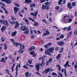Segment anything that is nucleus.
<instances>
[{"mask_svg": "<svg viewBox=\"0 0 77 77\" xmlns=\"http://www.w3.org/2000/svg\"><path fill=\"white\" fill-rule=\"evenodd\" d=\"M53 71V69H51L50 68H47L45 70V74H47L48 72H51V71Z\"/></svg>", "mask_w": 77, "mask_h": 77, "instance_id": "1", "label": "nucleus"}, {"mask_svg": "<svg viewBox=\"0 0 77 77\" xmlns=\"http://www.w3.org/2000/svg\"><path fill=\"white\" fill-rule=\"evenodd\" d=\"M27 29H28V27L26 25L22 26L20 27V30H21L22 31H25V30H26Z\"/></svg>", "mask_w": 77, "mask_h": 77, "instance_id": "2", "label": "nucleus"}, {"mask_svg": "<svg viewBox=\"0 0 77 77\" xmlns=\"http://www.w3.org/2000/svg\"><path fill=\"white\" fill-rule=\"evenodd\" d=\"M42 9H45L47 10H48V9H49V8L47 5H42Z\"/></svg>", "mask_w": 77, "mask_h": 77, "instance_id": "3", "label": "nucleus"}, {"mask_svg": "<svg viewBox=\"0 0 77 77\" xmlns=\"http://www.w3.org/2000/svg\"><path fill=\"white\" fill-rule=\"evenodd\" d=\"M23 20H24V21H25L26 24H27V25H29V21L27 20V19H26V18L24 17L23 18Z\"/></svg>", "mask_w": 77, "mask_h": 77, "instance_id": "4", "label": "nucleus"}, {"mask_svg": "<svg viewBox=\"0 0 77 77\" xmlns=\"http://www.w3.org/2000/svg\"><path fill=\"white\" fill-rule=\"evenodd\" d=\"M14 13L16 14L17 12H18V11L19 10V8L17 7H14Z\"/></svg>", "mask_w": 77, "mask_h": 77, "instance_id": "5", "label": "nucleus"}, {"mask_svg": "<svg viewBox=\"0 0 77 77\" xmlns=\"http://www.w3.org/2000/svg\"><path fill=\"white\" fill-rule=\"evenodd\" d=\"M57 44H58L59 45H60V46H63L64 45V42H63L62 41H60V42H58L57 43Z\"/></svg>", "mask_w": 77, "mask_h": 77, "instance_id": "6", "label": "nucleus"}, {"mask_svg": "<svg viewBox=\"0 0 77 77\" xmlns=\"http://www.w3.org/2000/svg\"><path fill=\"white\" fill-rule=\"evenodd\" d=\"M3 23H4L5 25L6 26H9V24H8V21L7 20H4L3 21Z\"/></svg>", "mask_w": 77, "mask_h": 77, "instance_id": "7", "label": "nucleus"}, {"mask_svg": "<svg viewBox=\"0 0 77 77\" xmlns=\"http://www.w3.org/2000/svg\"><path fill=\"white\" fill-rule=\"evenodd\" d=\"M36 68L37 71L38 72L39 71V65L36 64Z\"/></svg>", "mask_w": 77, "mask_h": 77, "instance_id": "8", "label": "nucleus"}, {"mask_svg": "<svg viewBox=\"0 0 77 77\" xmlns=\"http://www.w3.org/2000/svg\"><path fill=\"white\" fill-rule=\"evenodd\" d=\"M67 6L70 9H71L72 8V6L71 5V3H69L67 4Z\"/></svg>", "mask_w": 77, "mask_h": 77, "instance_id": "9", "label": "nucleus"}, {"mask_svg": "<svg viewBox=\"0 0 77 77\" xmlns=\"http://www.w3.org/2000/svg\"><path fill=\"white\" fill-rule=\"evenodd\" d=\"M32 0H25V3H27V4H29V3H32Z\"/></svg>", "mask_w": 77, "mask_h": 77, "instance_id": "10", "label": "nucleus"}, {"mask_svg": "<svg viewBox=\"0 0 77 77\" xmlns=\"http://www.w3.org/2000/svg\"><path fill=\"white\" fill-rule=\"evenodd\" d=\"M17 34V31H15L14 32H13L11 33V35L12 36H15Z\"/></svg>", "mask_w": 77, "mask_h": 77, "instance_id": "11", "label": "nucleus"}, {"mask_svg": "<svg viewBox=\"0 0 77 77\" xmlns=\"http://www.w3.org/2000/svg\"><path fill=\"white\" fill-rule=\"evenodd\" d=\"M13 44L14 45H16V46H18V45H20V44L17 42H14L13 43Z\"/></svg>", "mask_w": 77, "mask_h": 77, "instance_id": "12", "label": "nucleus"}, {"mask_svg": "<svg viewBox=\"0 0 77 77\" xmlns=\"http://www.w3.org/2000/svg\"><path fill=\"white\" fill-rule=\"evenodd\" d=\"M36 6V4H30V7L31 8H34Z\"/></svg>", "mask_w": 77, "mask_h": 77, "instance_id": "13", "label": "nucleus"}, {"mask_svg": "<svg viewBox=\"0 0 77 77\" xmlns=\"http://www.w3.org/2000/svg\"><path fill=\"white\" fill-rule=\"evenodd\" d=\"M0 62H3L4 63H6V61H5V58L3 57L1 60H0Z\"/></svg>", "mask_w": 77, "mask_h": 77, "instance_id": "14", "label": "nucleus"}, {"mask_svg": "<svg viewBox=\"0 0 77 77\" xmlns=\"http://www.w3.org/2000/svg\"><path fill=\"white\" fill-rule=\"evenodd\" d=\"M34 25L35 27H36L39 25V23L37 22L34 21Z\"/></svg>", "mask_w": 77, "mask_h": 77, "instance_id": "15", "label": "nucleus"}, {"mask_svg": "<svg viewBox=\"0 0 77 77\" xmlns=\"http://www.w3.org/2000/svg\"><path fill=\"white\" fill-rule=\"evenodd\" d=\"M6 29V26H3L1 29V30H5Z\"/></svg>", "mask_w": 77, "mask_h": 77, "instance_id": "16", "label": "nucleus"}, {"mask_svg": "<svg viewBox=\"0 0 77 77\" xmlns=\"http://www.w3.org/2000/svg\"><path fill=\"white\" fill-rule=\"evenodd\" d=\"M26 77H29V73L28 72H26L25 73Z\"/></svg>", "mask_w": 77, "mask_h": 77, "instance_id": "17", "label": "nucleus"}, {"mask_svg": "<svg viewBox=\"0 0 77 77\" xmlns=\"http://www.w3.org/2000/svg\"><path fill=\"white\" fill-rule=\"evenodd\" d=\"M60 54H59L56 57V59H57V60H59V59L60 58Z\"/></svg>", "mask_w": 77, "mask_h": 77, "instance_id": "18", "label": "nucleus"}, {"mask_svg": "<svg viewBox=\"0 0 77 77\" xmlns=\"http://www.w3.org/2000/svg\"><path fill=\"white\" fill-rule=\"evenodd\" d=\"M11 1H12V0H7L6 3L7 4H10V3H11Z\"/></svg>", "mask_w": 77, "mask_h": 77, "instance_id": "19", "label": "nucleus"}, {"mask_svg": "<svg viewBox=\"0 0 77 77\" xmlns=\"http://www.w3.org/2000/svg\"><path fill=\"white\" fill-rule=\"evenodd\" d=\"M54 49V47L51 48L49 49V51H53Z\"/></svg>", "mask_w": 77, "mask_h": 77, "instance_id": "20", "label": "nucleus"}, {"mask_svg": "<svg viewBox=\"0 0 77 77\" xmlns=\"http://www.w3.org/2000/svg\"><path fill=\"white\" fill-rule=\"evenodd\" d=\"M64 75L66 77H68V75L66 74V70L65 69H64Z\"/></svg>", "mask_w": 77, "mask_h": 77, "instance_id": "21", "label": "nucleus"}, {"mask_svg": "<svg viewBox=\"0 0 77 77\" xmlns=\"http://www.w3.org/2000/svg\"><path fill=\"white\" fill-rule=\"evenodd\" d=\"M19 45L20 46V48L21 49H23L24 48V45H21V44H20Z\"/></svg>", "mask_w": 77, "mask_h": 77, "instance_id": "22", "label": "nucleus"}, {"mask_svg": "<svg viewBox=\"0 0 77 77\" xmlns=\"http://www.w3.org/2000/svg\"><path fill=\"white\" fill-rule=\"evenodd\" d=\"M38 11H36L35 13L34 14V17H36V15H38Z\"/></svg>", "mask_w": 77, "mask_h": 77, "instance_id": "23", "label": "nucleus"}, {"mask_svg": "<svg viewBox=\"0 0 77 77\" xmlns=\"http://www.w3.org/2000/svg\"><path fill=\"white\" fill-rule=\"evenodd\" d=\"M32 59H29L28 60V63L29 64H30V65L32 64Z\"/></svg>", "mask_w": 77, "mask_h": 77, "instance_id": "24", "label": "nucleus"}, {"mask_svg": "<svg viewBox=\"0 0 77 77\" xmlns=\"http://www.w3.org/2000/svg\"><path fill=\"white\" fill-rule=\"evenodd\" d=\"M15 64L14 63L13 65V66L11 67V69L12 70V71L13 72L14 71V66H15Z\"/></svg>", "mask_w": 77, "mask_h": 77, "instance_id": "25", "label": "nucleus"}, {"mask_svg": "<svg viewBox=\"0 0 77 77\" xmlns=\"http://www.w3.org/2000/svg\"><path fill=\"white\" fill-rule=\"evenodd\" d=\"M11 20H12L13 21H14V20H16V18H14L13 17H11Z\"/></svg>", "mask_w": 77, "mask_h": 77, "instance_id": "26", "label": "nucleus"}, {"mask_svg": "<svg viewBox=\"0 0 77 77\" xmlns=\"http://www.w3.org/2000/svg\"><path fill=\"white\" fill-rule=\"evenodd\" d=\"M72 34V32H70L68 34L67 36H68V37H70Z\"/></svg>", "mask_w": 77, "mask_h": 77, "instance_id": "27", "label": "nucleus"}, {"mask_svg": "<svg viewBox=\"0 0 77 77\" xmlns=\"http://www.w3.org/2000/svg\"><path fill=\"white\" fill-rule=\"evenodd\" d=\"M24 34H25V35L28 34V33H29V30H26V31L24 32Z\"/></svg>", "mask_w": 77, "mask_h": 77, "instance_id": "28", "label": "nucleus"}, {"mask_svg": "<svg viewBox=\"0 0 77 77\" xmlns=\"http://www.w3.org/2000/svg\"><path fill=\"white\" fill-rule=\"evenodd\" d=\"M72 5L73 6H75L76 5V3L75 2H72Z\"/></svg>", "mask_w": 77, "mask_h": 77, "instance_id": "29", "label": "nucleus"}, {"mask_svg": "<svg viewBox=\"0 0 77 77\" xmlns=\"http://www.w3.org/2000/svg\"><path fill=\"white\" fill-rule=\"evenodd\" d=\"M63 2V0H59V1L58 2V4L59 5H61V2Z\"/></svg>", "mask_w": 77, "mask_h": 77, "instance_id": "30", "label": "nucleus"}, {"mask_svg": "<svg viewBox=\"0 0 77 77\" xmlns=\"http://www.w3.org/2000/svg\"><path fill=\"white\" fill-rule=\"evenodd\" d=\"M71 26H69L68 28L67 29V30H70L71 29Z\"/></svg>", "mask_w": 77, "mask_h": 77, "instance_id": "31", "label": "nucleus"}, {"mask_svg": "<svg viewBox=\"0 0 77 77\" xmlns=\"http://www.w3.org/2000/svg\"><path fill=\"white\" fill-rule=\"evenodd\" d=\"M46 31L47 35H50V32L48 31V29Z\"/></svg>", "mask_w": 77, "mask_h": 77, "instance_id": "32", "label": "nucleus"}, {"mask_svg": "<svg viewBox=\"0 0 77 77\" xmlns=\"http://www.w3.org/2000/svg\"><path fill=\"white\" fill-rule=\"evenodd\" d=\"M63 50V48H62L61 49H60V53H62Z\"/></svg>", "mask_w": 77, "mask_h": 77, "instance_id": "33", "label": "nucleus"}, {"mask_svg": "<svg viewBox=\"0 0 77 77\" xmlns=\"http://www.w3.org/2000/svg\"><path fill=\"white\" fill-rule=\"evenodd\" d=\"M19 51L20 53H23L24 52V50H23L21 49Z\"/></svg>", "mask_w": 77, "mask_h": 77, "instance_id": "34", "label": "nucleus"}, {"mask_svg": "<svg viewBox=\"0 0 77 77\" xmlns=\"http://www.w3.org/2000/svg\"><path fill=\"white\" fill-rule=\"evenodd\" d=\"M15 23H16V26H19V23H18V22L17 21H16L15 22Z\"/></svg>", "mask_w": 77, "mask_h": 77, "instance_id": "35", "label": "nucleus"}, {"mask_svg": "<svg viewBox=\"0 0 77 77\" xmlns=\"http://www.w3.org/2000/svg\"><path fill=\"white\" fill-rule=\"evenodd\" d=\"M48 50H47L46 51H45V54H46V55H47V54H48L49 53L48 52Z\"/></svg>", "mask_w": 77, "mask_h": 77, "instance_id": "36", "label": "nucleus"}, {"mask_svg": "<svg viewBox=\"0 0 77 77\" xmlns=\"http://www.w3.org/2000/svg\"><path fill=\"white\" fill-rule=\"evenodd\" d=\"M23 68H25V69H28V67L26 65H24L23 66Z\"/></svg>", "mask_w": 77, "mask_h": 77, "instance_id": "37", "label": "nucleus"}, {"mask_svg": "<svg viewBox=\"0 0 77 77\" xmlns=\"http://www.w3.org/2000/svg\"><path fill=\"white\" fill-rule=\"evenodd\" d=\"M52 75H57V74H56V73L55 72H53L52 73Z\"/></svg>", "mask_w": 77, "mask_h": 77, "instance_id": "38", "label": "nucleus"}, {"mask_svg": "<svg viewBox=\"0 0 77 77\" xmlns=\"http://www.w3.org/2000/svg\"><path fill=\"white\" fill-rule=\"evenodd\" d=\"M47 36V33L45 32L43 34L42 36L43 37V36Z\"/></svg>", "mask_w": 77, "mask_h": 77, "instance_id": "39", "label": "nucleus"}, {"mask_svg": "<svg viewBox=\"0 0 77 77\" xmlns=\"http://www.w3.org/2000/svg\"><path fill=\"white\" fill-rule=\"evenodd\" d=\"M55 50L56 51H59V48L58 47H56L55 48Z\"/></svg>", "mask_w": 77, "mask_h": 77, "instance_id": "40", "label": "nucleus"}, {"mask_svg": "<svg viewBox=\"0 0 77 77\" xmlns=\"http://www.w3.org/2000/svg\"><path fill=\"white\" fill-rule=\"evenodd\" d=\"M19 16H20V17H23V14L20 13V12H19Z\"/></svg>", "mask_w": 77, "mask_h": 77, "instance_id": "41", "label": "nucleus"}, {"mask_svg": "<svg viewBox=\"0 0 77 77\" xmlns=\"http://www.w3.org/2000/svg\"><path fill=\"white\" fill-rule=\"evenodd\" d=\"M15 5L16 6H17V7H20V5L18 3L15 4Z\"/></svg>", "mask_w": 77, "mask_h": 77, "instance_id": "42", "label": "nucleus"}, {"mask_svg": "<svg viewBox=\"0 0 77 77\" xmlns=\"http://www.w3.org/2000/svg\"><path fill=\"white\" fill-rule=\"evenodd\" d=\"M46 0H40V2L41 3H44L45 2Z\"/></svg>", "mask_w": 77, "mask_h": 77, "instance_id": "43", "label": "nucleus"}, {"mask_svg": "<svg viewBox=\"0 0 77 77\" xmlns=\"http://www.w3.org/2000/svg\"><path fill=\"white\" fill-rule=\"evenodd\" d=\"M64 38V36L62 34L61 35L60 37V39L62 38Z\"/></svg>", "mask_w": 77, "mask_h": 77, "instance_id": "44", "label": "nucleus"}, {"mask_svg": "<svg viewBox=\"0 0 77 77\" xmlns=\"http://www.w3.org/2000/svg\"><path fill=\"white\" fill-rule=\"evenodd\" d=\"M49 21L50 23H51L52 22V19H51V18L50 17L49 18Z\"/></svg>", "mask_w": 77, "mask_h": 77, "instance_id": "45", "label": "nucleus"}, {"mask_svg": "<svg viewBox=\"0 0 77 77\" xmlns=\"http://www.w3.org/2000/svg\"><path fill=\"white\" fill-rule=\"evenodd\" d=\"M44 48H48V45H44Z\"/></svg>", "mask_w": 77, "mask_h": 77, "instance_id": "46", "label": "nucleus"}, {"mask_svg": "<svg viewBox=\"0 0 77 77\" xmlns=\"http://www.w3.org/2000/svg\"><path fill=\"white\" fill-rule=\"evenodd\" d=\"M14 28L16 29H18L19 28L18 26L15 25V26H14Z\"/></svg>", "mask_w": 77, "mask_h": 77, "instance_id": "47", "label": "nucleus"}, {"mask_svg": "<svg viewBox=\"0 0 77 77\" xmlns=\"http://www.w3.org/2000/svg\"><path fill=\"white\" fill-rule=\"evenodd\" d=\"M18 65H19V64L18 63L16 67V70H18Z\"/></svg>", "mask_w": 77, "mask_h": 77, "instance_id": "48", "label": "nucleus"}, {"mask_svg": "<svg viewBox=\"0 0 77 77\" xmlns=\"http://www.w3.org/2000/svg\"><path fill=\"white\" fill-rule=\"evenodd\" d=\"M10 23H11V24L13 25V24H15V22L14 21L11 22Z\"/></svg>", "mask_w": 77, "mask_h": 77, "instance_id": "49", "label": "nucleus"}, {"mask_svg": "<svg viewBox=\"0 0 77 77\" xmlns=\"http://www.w3.org/2000/svg\"><path fill=\"white\" fill-rule=\"evenodd\" d=\"M43 63H44V65H45V62H42V63L40 64V66H42V64H43Z\"/></svg>", "mask_w": 77, "mask_h": 77, "instance_id": "50", "label": "nucleus"}, {"mask_svg": "<svg viewBox=\"0 0 77 77\" xmlns=\"http://www.w3.org/2000/svg\"><path fill=\"white\" fill-rule=\"evenodd\" d=\"M1 40H2V42H3V41H5V38H3V37H2L1 38Z\"/></svg>", "mask_w": 77, "mask_h": 77, "instance_id": "51", "label": "nucleus"}, {"mask_svg": "<svg viewBox=\"0 0 77 77\" xmlns=\"http://www.w3.org/2000/svg\"><path fill=\"white\" fill-rule=\"evenodd\" d=\"M5 14H9V12H8V11H7V10H5Z\"/></svg>", "mask_w": 77, "mask_h": 77, "instance_id": "52", "label": "nucleus"}, {"mask_svg": "<svg viewBox=\"0 0 77 77\" xmlns=\"http://www.w3.org/2000/svg\"><path fill=\"white\" fill-rule=\"evenodd\" d=\"M34 53V51H32L30 52V54H31V55H32Z\"/></svg>", "mask_w": 77, "mask_h": 77, "instance_id": "53", "label": "nucleus"}, {"mask_svg": "<svg viewBox=\"0 0 77 77\" xmlns=\"http://www.w3.org/2000/svg\"><path fill=\"white\" fill-rule=\"evenodd\" d=\"M31 48L32 50H34L35 49V46H32L31 47Z\"/></svg>", "mask_w": 77, "mask_h": 77, "instance_id": "54", "label": "nucleus"}, {"mask_svg": "<svg viewBox=\"0 0 77 77\" xmlns=\"http://www.w3.org/2000/svg\"><path fill=\"white\" fill-rule=\"evenodd\" d=\"M55 9H56L58 10L59 9V6H57L55 7Z\"/></svg>", "mask_w": 77, "mask_h": 77, "instance_id": "55", "label": "nucleus"}, {"mask_svg": "<svg viewBox=\"0 0 77 77\" xmlns=\"http://www.w3.org/2000/svg\"><path fill=\"white\" fill-rule=\"evenodd\" d=\"M53 27H54L55 28H56V29H59V28H58V27H57V26H52Z\"/></svg>", "mask_w": 77, "mask_h": 77, "instance_id": "56", "label": "nucleus"}, {"mask_svg": "<svg viewBox=\"0 0 77 77\" xmlns=\"http://www.w3.org/2000/svg\"><path fill=\"white\" fill-rule=\"evenodd\" d=\"M59 75H60V77H63V76H62V73H59Z\"/></svg>", "mask_w": 77, "mask_h": 77, "instance_id": "57", "label": "nucleus"}, {"mask_svg": "<svg viewBox=\"0 0 77 77\" xmlns=\"http://www.w3.org/2000/svg\"><path fill=\"white\" fill-rule=\"evenodd\" d=\"M50 61H49V60L47 61L46 62V65H48V63H50Z\"/></svg>", "mask_w": 77, "mask_h": 77, "instance_id": "58", "label": "nucleus"}, {"mask_svg": "<svg viewBox=\"0 0 77 77\" xmlns=\"http://www.w3.org/2000/svg\"><path fill=\"white\" fill-rule=\"evenodd\" d=\"M36 56V54H33L32 55V57H35Z\"/></svg>", "mask_w": 77, "mask_h": 77, "instance_id": "59", "label": "nucleus"}, {"mask_svg": "<svg viewBox=\"0 0 77 77\" xmlns=\"http://www.w3.org/2000/svg\"><path fill=\"white\" fill-rule=\"evenodd\" d=\"M8 49V47L7 46H5L4 49L5 50H6Z\"/></svg>", "mask_w": 77, "mask_h": 77, "instance_id": "60", "label": "nucleus"}, {"mask_svg": "<svg viewBox=\"0 0 77 77\" xmlns=\"http://www.w3.org/2000/svg\"><path fill=\"white\" fill-rule=\"evenodd\" d=\"M75 16L76 17L77 16V11L75 12Z\"/></svg>", "mask_w": 77, "mask_h": 77, "instance_id": "61", "label": "nucleus"}, {"mask_svg": "<svg viewBox=\"0 0 77 77\" xmlns=\"http://www.w3.org/2000/svg\"><path fill=\"white\" fill-rule=\"evenodd\" d=\"M44 60H45L44 58H43L42 59V62H44Z\"/></svg>", "mask_w": 77, "mask_h": 77, "instance_id": "62", "label": "nucleus"}, {"mask_svg": "<svg viewBox=\"0 0 77 77\" xmlns=\"http://www.w3.org/2000/svg\"><path fill=\"white\" fill-rule=\"evenodd\" d=\"M74 35H77V31H75L74 32Z\"/></svg>", "mask_w": 77, "mask_h": 77, "instance_id": "63", "label": "nucleus"}, {"mask_svg": "<svg viewBox=\"0 0 77 77\" xmlns=\"http://www.w3.org/2000/svg\"><path fill=\"white\" fill-rule=\"evenodd\" d=\"M51 43H48V46H49L50 45H51Z\"/></svg>", "mask_w": 77, "mask_h": 77, "instance_id": "64", "label": "nucleus"}]
</instances>
